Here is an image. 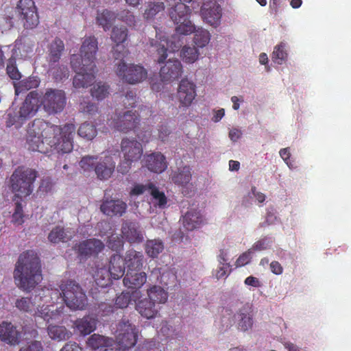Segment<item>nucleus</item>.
Segmentation results:
<instances>
[{
  "label": "nucleus",
  "instance_id": "obj_1",
  "mask_svg": "<svg viewBox=\"0 0 351 351\" xmlns=\"http://www.w3.org/2000/svg\"><path fill=\"white\" fill-rule=\"evenodd\" d=\"M34 130L40 131L47 145V152L54 149L58 152L68 153L73 149V137L75 132L73 123H66L63 127L51 124L43 119H34Z\"/></svg>",
  "mask_w": 351,
  "mask_h": 351
},
{
  "label": "nucleus",
  "instance_id": "obj_2",
  "mask_svg": "<svg viewBox=\"0 0 351 351\" xmlns=\"http://www.w3.org/2000/svg\"><path fill=\"white\" fill-rule=\"evenodd\" d=\"M14 278L20 289L32 291L43 280L39 258L29 251L20 254L14 271Z\"/></svg>",
  "mask_w": 351,
  "mask_h": 351
},
{
  "label": "nucleus",
  "instance_id": "obj_3",
  "mask_svg": "<svg viewBox=\"0 0 351 351\" xmlns=\"http://www.w3.org/2000/svg\"><path fill=\"white\" fill-rule=\"evenodd\" d=\"M191 8L184 3H178L170 10V18L177 25L176 32L178 34L187 35L195 32L194 42L198 47H203L209 43V31L203 28L195 29L189 19Z\"/></svg>",
  "mask_w": 351,
  "mask_h": 351
},
{
  "label": "nucleus",
  "instance_id": "obj_4",
  "mask_svg": "<svg viewBox=\"0 0 351 351\" xmlns=\"http://www.w3.org/2000/svg\"><path fill=\"white\" fill-rule=\"evenodd\" d=\"M60 295L71 310H84L88 305V298L82 287L74 280L62 281L59 285Z\"/></svg>",
  "mask_w": 351,
  "mask_h": 351
},
{
  "label": "nucleus",
  "instance_id": "obj_5",
  "mask_svg": "<svg viewBox=\"0 0 351 351\" xmlns=\"http://www.w3.org/2000/svg\"><path fill=\"white\" fill-rule=\"evenodd\" d=\"M37 176L38 172L34 169L19 166L10 178V188L12 192L27 197L32 192L33 184Z\"/></svg>",
  "mask_w": 351,
  "mask_h": 351
},
{
  "label": "nucleus",
  "instance_id": "obj_6",
  "mask_svg": "<svg viewBox=\"0 0 351 351\" xmlns=\"http://www.w3.org/2000/svg\"><path fill=\"white\" fill-rule=\"evenodd\" d=\"M253 313L249 304H243L242 306L233 314L231 309L226 308L221 318V324L225 330L237 324V329L246 332L253 326Z\"/></svg>",
  "mask_w": 351,
  "mask_h": 351
},
{
  "label": "nucleus",
  "instance_id": "obj_7",
  "mask_svg": "<svg viewBox=\"0 0 351 351\" xmlns=\"http://www.w3.org/2000/svg\"><path fill=\"white\" fill-rule=\"evenodd\" d=\"M80 165L84 172L95 171L97 178L101 180L109 179L115 169V162L110 156L98 160L97 156L86 155L80 162Z\"/></svg>",
  "mask_w": 351,
  "mask_h": 351
},
{
  "label": "nucleus",
  "instance_id": "obj_8",
  "mask_svg": "<svg viewBox=\"0 0 351 351\" xmlns=\"http://www.w3.org/2000/svg\"><path fill=\"white\" fill-rule=\"evenodd\" d=\"M121 152L123 160L118 167V171L122 174H125L130 171L132 164L142 158L143 147L136 138L125 137L121 141Z\"/></svg>",
  "mask_w": 351,
  "mask_h": 351
},
{
  "label": "nucleus",
  "instance_id": "obj_9",
  "mask_svg": "<svg viewBox=\"0 0 351 351\" xmlns=\"http://www.w3.org/2000/svg\"><path fill=\"white\" fill-rule=\"evenodd\" d=\"M125 270V259L120 254H113L109 261L108 269L104 268L97 269L95 274V281L101 287L108 286L111 277L118 280L123 277Z\"/></svg>",
  "mask_w": 351,
  "mask_h": 351
},
{
  "label": "nucleus",
  "instance_id": "obj_10",
  "mask_svg": "<svg viewBox=\"0 0 351 351\" xmlns=\"http://www.w3.org/2000/svg\"><path fill=\"white\" fill-rule=\"evenodd\" d=\"M116 73L122 81L131 84L141 82L147 78L146 69L139 64H128L123 58L117 64Z\"/></svg>",
  "mask_w": 351,
  "mask_h": 351
},
{
  "label": "nucleus",
  "instance_id": "obj_11",
  "mask_svg": "<svg viewBox=\"0 0 351 351\" xmlns=\"http://www.w3.org/2000/svg\"><path fill=\"white\" fill-rule=\"evenodd\" d=\"M117 344L123 351L132 348L137 341L138 330L128 319H122L117 326Z\"/></svg>",
  "mask_w": 351,
  "mask_h": 351
},
{
  "label": "nucleus",
  "instance_id": "obj_12",
  "mask_svg": "<svg viewBox=\"0 0 351 351\" xmlns=\"http://www.w3.org/2000/svg\"><path fill=\"white\" fill-rule=\"evenodd\" d=\"M41 104L48 114H56L62 112L66 104L64 91L58 89L46 90L41 99Z\"/></svg>",
  "mask_w": 351,
  "mask_h": 351
},
{
  "label": "nucleus",
  "instance_id": "obj_13",
  "mask_svg": "<svg viewBox=\"0 0 351 351\" xmlns=\"http://www.w3.org/2000/svg\"><path fill=\"white\" fill-rule=\"evenodd\" d=\"M16 11L25 29H34L39 24V16L34 0H19Z\"/></svg>",
  "mask_w": 351,
  "mask_h": 351
},
{
  "label": "nucleus",
  "instance_id": "obj_14",
  "mask_svg": "<svg viewBox=\"0 0 351 351\" xmlns=\"http://www.w3.org/2000/svg\"><path fill=\"white\" fill-rule=\"evenodd\" d=\"M140 122L141 117L136 111L127 110L117 115V118L110 125H113L118 131L127 134L130 132H136Z\"/></svg>",
  "mask_w": 351,
  "mask_h": 351
},
{
  "label": "nucleus",
  "instance_id": "obj_15",
  "mask_svg": "<svg viewBox=\"0 0 351 351\" xmlns=\"http://www.w3.org/2000/svg\"><path fill=\"white\" fill-rule=\"evenodd\" d=\"M104 243L99 239H88L75 243L73 248L77 257L86 260L91 256H96L104 250Z\"/></svg>",
  "mask_w": 351,
  "mask_h": 351
},
{
  "label": "nucleus",
  "instance_id": "obj_16",
  "mask_svg": "<svg viewBox=\"0 0 351 351\" xmlns=\"http://www.w3.org/2000/svg\"><path fill=\"white\" fill-rule=\"evenodd\" d=\"M200 14L209 25L217 27L221 24V6L215 0H207L201 6Z\"/></svg>",
  "mask_w": 351,
  "mask_h": 351
},
{
  "label": "nucleus",
  "instance_id": "obj_17",
  "mask_svg": "<svg viewBox=\"0 0 351 351\" xmlns=\"http://www.w3.org/2000/svg\"><path fill=\"white\" fill-rule=\"evenodd\" d=\"M192 177L191 167L189 165H184L171 171L170 180L171 183L180 187L184 195H187L189 193V189L193 188L191 183Z\"/></svg>",
  "mask_w": 351,
  "mask_h": 351
},
{
  "label": "nucleus",
  "instance_id": "obj_18",
  "mask_svg": "<svg viewBox=\"0 0 351 351\" xmlns=\"http://www.w3.org/2000/svg\"><path fill=\"white\" fill-rule=\"evenodd\" d=\"M197 86L193 82L182 79L178 88L177 97L180 104L184 107L190 106L197 96Z\"/></svg>",
  "mask_w": 351,
  "mask_h": 351
},
{
  "label": "nucleus",
  "instance_id": "obj_19",
  "mask_svg": "<svg viewBox=\"0 0 351 351\" xmlns=\"http://www.w3.org/2000/svg\"><path fill=\"white\" fill-rule=\"evenodd\" d=\"M183 66L178 59L170 58L165 62L159 71L161 80L165 82H171L182 76Z\"/></svg>",
  "mask_w": 351,
  "mask_h": 351
},
{
  "label": "nucleus",
  "instance_id": "obj_20",
  "mask_svg": "<svg viewBox=\"0 0 351 351\" xmlns=\"http://www.w3.org/2000/svg\"><path fill=\"white\" fill-rule=\"evenodd\" d=\"M128 30L125 27H114L112 29L111 40L116 43L113 47V56L115 59H122L128 53L125 47L120 45L127 40Z\"/></svg>",
  "mask_w": 351,
  "mask_h": 351
},
{
  "label": "nucleus",
  "instance_id": "obj_21",
  "mask_svg": "<svg viewBox=\"0 0 351 351\" xmlns=\"http://www.w3.org/2000/svg\"><path fill=\"white\" fill-rule=\"evenodd\" d=\"M40 97L37 91L30 92L25 97L22 106L19 108L21 116L26 119H30L34 116L40 106Z\"/></svg>",
  "mask_w": 351,
  "mask_h": 351
},
{
  "label": "nucleus",
  "instance_id": "obj_22",
  "mask_svg": "<svg viewBox=\"0 0 351 351\" xmlns=\"http://www.w3.org/2000/svg\"><path fill=\"white\" fill-rule=\"evenodd\" d=\"M21 332L11 322H3L0 324V339L10 346L20 343Z\"/></svg>",
  "mask_w": 351,
  "mask_h": 351
},
{
  "label": "nucleus",
  "instance_id": "obj_23",
  "mask_svg": "<svg viewBox=\"0 0 351 351\" xmlns=\"http://www.w3.org/2000/svg\"><path fill=\"white\" fill-rule=\"evenodd\" d=\"M34 120L29 126L26 137V144L27 148L32 151H37L41 153L47 152V145H45V141L40 134V131L34 130Z\"/></svg>",
  "mask_w": 351,
  "mask_h": 351
},
{
  "label": "nucleus",
  "instance_id": "obj_24",
  "mask_svg": "<svg viewBox=\"0 0 351 351\" xmlns=\"http://www.w3.org/2000/svg\"><path fill=\"white\" fill-rule=\"evenodd\" d=\"M98 50L97 40L95 36H89L82 42L80 56L86 64H95V55Z\"/></svg>",
  "mask_w": 351,
  "mask_h": 351
},
{
  "label": "nucleus",
  "instance_id": "obj_25",
  "mask_svg": "<svg viewBox=\"0 0 351 351\" xmlns=\"http://www.w3.org/2000/svg\"><path fill=\"white\" fill-rule=\"evenodd\" d=\"M84 71L76 73L73 80L75 88H85L93 84L95 81V64H86Z\"/></svg>",
  "mask_w": 351,
  "mask_h": 351
},
{
  "label": "nucleus",
  "instance_id": "obj_26",
  "mask_svg": "<svg viewBox=\"0 0 351 351\" xmlns=\"http://www.w3.org/2000/svg\"><path fill=\"white\" fill-rule=\"evenodd\" d=\"M144 162L149 171L156 173H161L167 168L166 158L160 152L145 154Z\"/></svg>",
  "mask_w": 351,
  "mask_h": 351
},
{
  "label": "nucleus",
  "instance_id": "obj_27",
  "mask_svg": "<svg viewBox=\"0 0 351 351\" xmlns=\"http://www.w3.org/2000/svg\"><path fill=\"white\" fill-rule=\"evenodd\" d=\"M126 209V203L119 199L104 201L100 206L101 211L108 216H122Z\"/></svg>",
  "mask_w": 351,
  "mask_h": 351
},
{
  "label": "nucleus",
  "instance_id": "obj_28",
  "mask_svg": "<svg viewBox=\"0 0 351 351\" xmlns=\"http://www.w3.org/2000/svg\"><path fill=\"white\" fill-rule=\"evenodd\" d=\"M74 235L71 228L56 226L48 234L47 239L52 243H66L70 241Z\"/></svg>",
  "mask_w": 351,
  "mask_h": 351
},
{
  "label": "nucleus",
  "instance_id": "obj_29",
  "mask_svg": "<svg viewBox=\"0 0 351 351\" xmlns=\"http://www.w3.org/2000/svg\"><path fill=\"white\" fill-rule=\"evenodd\" d=\"M147 276L145 271L138 270L127 271L123 282L130 289H138L146 282Z\"/></svg>",
  "mask_w": 351,
  "mask_h": 351
},
{
  "label": "nucleus",
  "instance_id": "obj_30",
  "mask_svg": "<svg viewBox=\"0 0 351 351\" xmlns=\"http://www.w3.org/2000/svg\"><path fill=\"white\" fill-rule=\"evenodd\" d=\"M153 300L149 298L140 300L136 304V311L146 319H153L157 316L158 309Z\"/></svg>",
  "mask_w": 351,
  "mask_h": 351
},
{
  "label": "nucleus",
  "instance_id": "obj_31",
  "mask_svg": "<svg viewBox=\"0 0 351 351\" xmlns=\"http://www.w3.org/2000/svg\"><path fill=\"white\" fill-rule=\"evenodd\" d=\"M73 326L75 331L82 336H86L95 331L96 320L90 315H84L82 319H76Z\"/></svg>",
  "mask_w": 351,
  "mask_h": 351
},
{
  "label": "nucleus",
  "instance_id": "obj_32",
  "mask_svg": "<svg viewBox=\"0 0 351 351\" xmlns=\"http://www.w3.org/2000/svg\"><path fill=\"white\" fill-rule=\"evenodd\" d=\"M125 265L127 266V271H141L143 265L144 256L142 252L130 250L126 252L125 256Z\"/></svg>",
  "mask_w": 351,
  "mask_h": 351
},
{
  "label": "nucleus",
  "instance_id": "obj_33",
  "mask_svg": "<svg viewBox=\"0 0 351 351\" xmlns=\"http://www.w3.org/2000/svg\"><path fill=\"white\" fill-rule=\"evenodd\" d=\"M182 226L188 231H192L201 226L203 223V218L199 211H188L184 216H182Z\"/></svg>",
  "mask_w": 351,
  "mask_h": 351
},
{
  "label": "nucleus",
  "instance_id": "obj_34",
  "mask_svg": "<svg viewBox=\"0 0 351 351\" xmlns=\"http://www.w3.org/2000/svg\"><path fill=\"white\" fill-rule=\"evenodd\" d=\"M121 232L123 237L130 243L141 242L143 240V234L132 222H124Z\"/></svg>",
  "mask_w": 351,
  "mask_h": 351
},
{
  "label": "nucleus",
  "instance_id": "obj_35",
  "mask_svg": "<svg viewBox=\"0 0 351 351\" xmlns=\"http://www.w3.org/2000/svg\"><path fill=\"white\" fill-rule=\"evenodd\" d=\"M64 50V44L63 41L56 38L49 45V63L55 64L60 60L62 53Z\"/></svg>",
  "mask_w": 351,
  "mask_h": 351
},
{
  "label": "nucleus",
  "instance_id": "obj_36",
  "mask_svg": "<svg viewBox=\"0 0 351 351\" xmlns=\"http://www.w3.org/2000/svg\"><path fill=\"white\" fill-rule=\"evenodd\" d=\"M116 18L117 15L114 12L104 10L101 12H97L96 22L104 31H108L112 27Z\"/></svg>",
  "mask_w": 351,
  "mask_h": 351
},
{
  "label": "nucleus",
  "instance_id": "obj_37",
  "mask_svg": "<svg viewBox=\"0 0 351 351\" xmlns=\"http://www.w3.org/2000/svg\"><path fill=\"white\" fill-rule=\"evenodd\" d=\"M163 249L164 243L160 239H151L145 242V253L149 257H158Z\"/></svg>",
  "mask_w": 351,
  "mask_h": 351
},
{
  "label": "nucleus",
  "instance_id": "obj_38",
  "mask_svg": "<svg viewBox=\"0 0 351 351\" xmlns=\"http://www.w3.org/2000/svg\"><path fill=\"white\" fill-rule=\"evenodd\" d=\"M47 330L50 337L58 341L68 339L71 335V333L63 326L49 325Z\"/></svg>",
  "mask_w": 351,
  "mask_h": 351
},
{
  "label": "nucleus",
  "instance_id": "obj_39",
  "mask_svg": "<svg viewBox=\"0 0 351 351\" xmlns=\"http://www.w3.org/2000/svg\"><path fill=\"white\" fill-rule=\"evenodd\" d=\"M147 295L150 300H153L156 304H164L167 300L168 293L163 288L158 285H154L147 290Z\"/></svg>",
  "mask_w": 351,
  "mask_h": 351
},
{
  "label": "nucleus",
  "instance_id": "obj_40",
  "mask_svg": "<svg viewBox=\"0 0 351 351\" xmlns=\"http://www.w3.org/2000/svg\"><path fill=\"white\" fill-rule=\"evenodd\" d=\"M111 339L104 336L93 334L87 340L86 343L88 348L92 350H98L108 346Z\"/></svg>",
  "mask_w": 351,
  "mask_h": 351
},
{
  "label": "nucleus",
  "instance_id": "obj_41",
  "mask_svg": "<svg viewBox=\"0 0 351 351\" xmlns=\"http://www.w3.org/2000/svg\"><path fill=\"white\" fill-rule=\"evenodd\" d=\"M149 191L154 202L159 207H164L167 204V198L164 192L160 191L154 184L149 183Z\"/></svg>",
  "mask_w": 351,
  "mask_h": 351
},
{
  "label": "nucleus",
  "instance_id": "obj_42",
  "mask_svg": "<svg viewBox=\"0 0 351 351\" xmlns=\"http://www.w3.org/2000/svg\"><path fill=\"white\" fill-rule=\"evenodd\" d=\"M15 306L21 311L33 314L36 306V302H32L30 298L23 297L16 300Z\"/></svg>",
  "mask_w": 351,
  "mask_h": 351
},
{
  "label": "nucleus",
  "instance_id": "obj_43",
  "mask_svg": "<svg viewBox=\"0 0 351 351\" xmlns=\"http://www.w3.org/2000/svg\"><path fill=\"white\" fill-rule=\"evenodd\" d=\"M109 95V86L106 83L98 82L91 89V95L97 100H102Z\"/></svg>",
  "mask_w": 351,
  "mask_h": 351
},
{
  "label": "nucleus",
  "instance_id": "obj_44",
  "mask_svg": "<svg viewBox=\"0 0 351 351\" xmlns=\"http://www.w3.org/2000/svg\"><path fill=\"white\" fill-rule=\"evenodd\" d=\"M77 134L84 138L91 140L97 134V130L95 125L84 122L79 128Z\"/></svg>",
  "mask_w": 351,
  "mask_h": 351
},
{
  "label": "nucleus",
  "instance_id": "obj_45",
  "mask_svg": "<svg viewBox=\"0 0 351 351\" xmlns=\"http://www.w3.org/2000/svg\"><path fill=\"white\" fill-rule=\"evenodd\" d=\"M165 9V5L162 2H150L147 4L145 12L144 13V17L146 19H150L154 18L158 13L162 12Z\"/></svg>",
  "mask_w": 351,
  "mask_h": 351
},
{
  "label": "nucleus",
  "instance_id": "obj_46",
  "mask_svg": "<svg viewBox=\"0 0 351 351\" xmlns=\"http://www.w3.org/2000/svg\"><path fill=\"white\" fill-rule=\"evenodd\" d=\"M53 311L49 308V306H45L40 304H36L34 311L32 314L33 316H37L38 317L43 318L47 322H49L53 318Z\"/></svg>",
  "mask_w": 351,
  "mask_h": 351
},
{
  "label": "nucleus",
  "instance_id": "obj_47",
  "mask_svg": "<svg viewBox=\"0 0 351 351\" xmlns=\"http://www.w3.org/2000/svg\"><path fill=\"white\" fill-rule=\"evenodd\" d=\"M181 56L184 62H188L189 64H192V62H195L197 59L199 52L195 47L184 46L181 52Z\"/></svg>",
  "mask_w": 351,
  "mask_h": 351
},
{
  "label": "nucleus",
  "instance_id": "obj_48",
  "mask_svg": "<svg viewBox=\"0 0 351 351\" xmlns=\"http://www.w3.org/2000/svg\"><path fill=\"white\" fill-rule=\"evenodd\" d=\"M287 56L285 44L280 43L274 47V50L271 54V59L276 64H282L287 58Z\"/></svg>",
  "mask_w": 351,
  "mask_h": 351
},
{
  "label": "nucleus",
  "instance_id": "obj_49",
  "mask_svg": "<svg viewBox=\"0 0 351 351\" xmlns=\"http://www.w3.org/2000/svg\"><path fill=\"white\" fill-rule=\"evenodd\" d=\"M39 83L40 82L34 77L23 80L19 83V86H15V93L16 95H19L21 91L29 90L37 87Z\"/></svg>",
  "mask_w": 351,
  "mask_h": 351
},
{
  "label": "nucleus",
  "instance_id": "obj_50",
  "mask_svg": "<svg viewBox=\"0 0 351 351\" xmlns=\"http://www.w3.org/2000/svg\"><path fill=\"white\" fill-rule=\"evenodd\" d=\"M136 293V291H133L132 293H130V292H122L117 297L115 305L119 308L128 307L132 300V295Z\"/></svg>",
  "mask_w": 351,
  "mask_h": 351
},
{
  "label": "nucleus",
  "instance_id": "obj_51",
  "mask_svg": "<svg viewBox=\"0 0 351 351\" xmlns=\"http://www.w3.org/2000/svg\"><path fill=\"white\" fill-rule=\"evenodd\" d=\"M25 120V118L21 117L20 111L19 113H17L14 110H9L7 114V121H5V125H7V127H11L16 124L20 126Z\"/></svg>",
  "mask_w": 351,
  "mask_h": 351
},
{
  "label": "nucleus",
  "instance_id": "obj_52",
  "mask_svg": "<svg viewBox=\"0 0 351 351\" xmlns=\"http://www.w3.org/2000/svg\"><path fill=\"white\" fill-rule=\"evenodd\" d=\"M107 246L112 251L118 252L121 250L123 246V241L119 236L112 234L107 241Z\"/></svg>",
  "mask_w": 351,
  "mask_h": 351
},
{
  "label": "nucleus",
  "instance_id": "obj_53",
  "mask_svg": "<svg viewBox=\"0 0 351 351\" xmlns=\"http://www.w3.org/2000/svg\"><path fill=\"white\" fill-rule=\"evenodd\" d=\"M71 66L73 70L77 73L81 71H84L86 69V66H84L85 62H83V57L80 58L77 55H72L70 60Z\"/></svg>",
  "mask_w": 351,
  "mask_h": 351
},
{
  "label": "nucleus",
  "instance_id": "obj_54",
  "mask_svg": "<svg viewBox=\"0 0 351 351\" xmlns=\"http://www.w3.org/2000/svg\"><path fill=\"white\" fill-rule=\"evenodd\" d=\"M23 207L20 202H16L15 210L12 215V221L14 224L21 225L23 223Z\"/></svg>",
  "mask_w": 351,
  "mask_h": 351
},
{
  "label": "nucleus",
  "instance_id": "obj_55",
  "mask_svg": "<svg viewBox=\"0 0 351 351\" xmlns=\"http://www.w3.org/2000/svg\"><path fill=\"white\" fill-rule=\"evenodd\" d=\"M136 93L132 90L128 91L122 99V103L125 108H134L136 104Z\"/></svg>",
  "mask_w": 351,
  "mask_h": 351
},
{
  "label": "nucleus",
  "instance_id": "obj_56",
  "mask_svg": "<svg viewBox=\"0 0 351 351\" xmlns=\"http://www.w3.org/2000/svg\"><path fill=\"white\" fill-rule=\"evenodd\" d=\"M7 74L12 80H18L21 78V73L14 62L10 60L7 64Z\"/></svg>",
  "mask_w": 351,
  "mask_h": 351
},
{
  "label": "nucleus",
  "instance_id": "obj_57",
  "mask_svg": "<svg viewBox=\"0 0 351 351\" xmlns=\"http://www.w3.org/2000/svg\"><path fill=\"white\" fill-rule=\"evenodd\" d=\"M230 267L231 265L230 263L219 264V267L215 273L216 278L219 280L222 278L228 277L232 271Z\"/></svg>",
  "mask_w": 351,
  "mask_h": 351
},
{
  "label": "nucleus",
  "instance_id": "obj_58",
  "mask_svg": "<svg viewBox=\"0 0 351 351\" xmlns=\"http://www.w3.org/2000/svg\"><path fill=\"white\" fill-rule=\"evenodd\" d=\"M252 250H248L247 252L241 254L235 261V267H241L245 266L251 260Z\"/></svg>",
  "mask_w": 351,
  "mask_h": 351
},
{
  "label": "nucleus",
  "instance_id": "obj_59",
  "mask_svg": "<svg viewBox=\"0 0 351 351\" xmlns=\"http://www.w3.org/2000/svg\"><path fill=\"white\" fill-rule=\"evenodd\" d=\"M19 351H43V346L40 341L34 340L27 346L20 348Z\"/></svg>",
  "mask_w": 351,
  "mask_h": 351
},
{
  "label": "nucleus",
  "instance_id": "obj_60",
  "mask_svg": "<svg viewBox=\"0 0 351 351\" xmlns=\"http://www.w3.org/2000/svg\"><path fill=\"white\" fill-rule=\"evenodd\" d=\"M145 191H149V183L147 184H134L131 189V195H138L145 193Z\"/></svg>",
  "mask_w": 351,
  "mask_h": 351
},
{
  "label": "nucleus",
  "instance_id": "obj_61",
  "mask_svg": "<svg viewBox=\"0 0 351 351\" xmlns=\"http://www.w3.org/2000/svg\"><path fill=\"white\" fill-rule=\"evenodd\" d=\"M121 19L125 22V23L130 26L133 27L135 25V16L132 13L129 11H124L121 15Z\"/></svg>",
  "mask_w": 351,
  "mask_h": 351
},
{
  "label": "nucleus",
  "instance_id": "obj_62",
  "mask_svg": "<svg viewBox=\"0 0 351 351\" xmlns=\"http://www.w3.org/2000/svg\"><path fill=\"white\" fill-rule=\"evenodd\" d=\"M80 106L82 112L90 114H93L97 111V106L95 104L90 103V101L88 103H82Z\"/></svg>",
  "mask_w": 351,
  "mask_h": 351
},
{
  "label": "nucleus",
  "instance_id": "obj_63",
  "mask_svg": "<svg viewBox=\"0 0 351 351\" xmlns=\"http://www.w3.org/2000/svg\"><path fill=\"white\" fill-rule=\"evenodd\" d=\"M167 47H166L164 45H160L157 49V52L159 56L158 58V64L160 62H163L167 58Z\"/></svg>",
  "mask_w": 351,
  "mask_h": 351
},
{
  "label": "nucleus",
  "instance_id": "obj_64",
  "mask_svg": "<svg viewBox=\"0 0 351 351\" xmlns=\"http://www.w3.org/2000/svg\"><path fill=\"white\" fill-rule=\"evenodd\" d=\"M60 351H82V348L75 341H69Z\"/></svg>",
  "mask_w": 351,
  "mask_h": 351
}]
</instances>
